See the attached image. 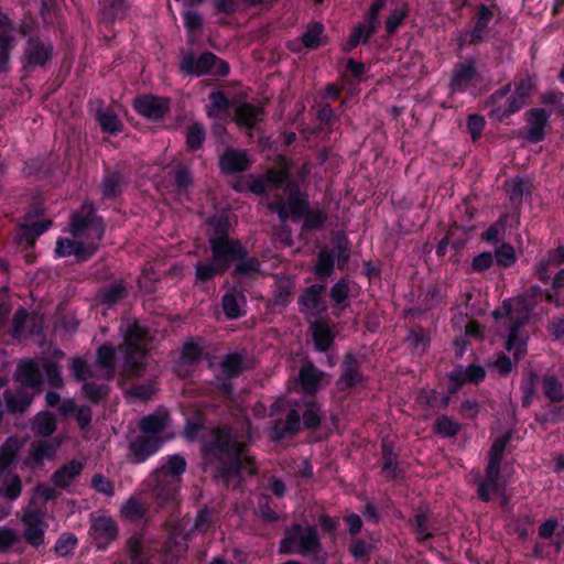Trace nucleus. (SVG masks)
I'll return each instance as SVG.
<instances>
[{
	"label": "nucleus",
	"mask_w": 564,
	"mask_h": 564,
	"mask_svg": "<svg viewBox=\"0 0 564 564\" xmlns=\"http://www.w3.org/2000/svg\"><path fill=\"white\" fill-rule=\"evenodd\" d=\"M130 564H138L148 561L144 556L142 539L138 535H131L126 543Z\"/></svg>",
	"instance_id": "obj_63"
},
{
	"label": "nucleus",
	"mask_w": 564,
	"mask_h": 564,
	"mask_svg": "<svg viewBox=\"0 0 564 564\" xmlns=\"http://www.w3.org/2000/svg\"><path fill=\"white\" fill-rule=\"evenodd\" d=\"M109 387L104 383H96L94 381H86L82 386V393L93 404H99L109 395Z\"/></svg>",
	"instance_id": "obj_47"
},
{
	"label": "nucleus",
	"mask_w": 564,
	"mask_h": 564,
	"mask_svg": "<svg viewBox=\"0 0 564 564\" xmlns=\"http://www.w3.org/2000/svg\"><path fill=\"white\" fill-rule=\"evenodd\" d=\"M432 512L429 508H420L413 517L409 519V525L416 536L419 543H424L434 539L436 529L431 519Z\"/></svg>",
	"instance_id": "obj_17"
},
{
	"label": "nucleus",
	"mask_w": 564,
	"mask_h": 564,
	"mask_svg": "<svg viewBox=\"0 0 564 564\" xmlns=\"http://www.w3.org/2000/svg\"><path fill=\"white\" fill-rule=\"evenodd\" d=\"M345 360L341 364V373L337 381L339 390L346 391L361 384L365 380L360 370V365L355 358L356 355H345Z\"/></svg>",
	"instance_id": "obj_20"
},
{
	"label": "nucleus",
	"mask_w": 564,
	"mask_h": 564,
	"mask_svg": "<svg viewBox=\"0 0 564 564\" xmlns=\"http://www.w3.org/2000/svg\"><path fill=\"white\" fill-rule=\"evenodd\" d=\"M126 352H149L153 349V335L150 329L138 321L128 323L123 329Z\"/></svg>",
	"instance_id": "obj_10"
},
{
	"label": "nucleus",
	"mask_w": 564,
	"mask_h": 564,
	"mask_svg": "<svg viewBox=\"0 0 564 564\" xmlns=\"http://www.w3.org/2000/svg\"><path fill=\"white\" fill-rule=\"evenodd\" d=\"M247 444L231 426L220 425L210 430L202 443L203 458L215 477L229 481L243 468Z\"/></svg>",
	"instance_id": "obj_1"
},
{
	"label": "nucleus",
	"mask_w": 564,
	"mask_h": 564,
	"mask_svg": "<svg viewBox=\"0 0 564 564\" xmlns=\"http://www.w3.org/2000/svg\"><path fill=\"white\" fill-rule=\"evenodd\" d=\"M169 417L166 414L153 413L140 420L139 429L143 435H159L165 431Z\"/></svg>",
	"instance_id": "obj_38"
},
{
	"label": "nucleus",
	"mask_w": 564,
	"mask_h": 564,
	"mask_svg": "<svg viewBox=\"0 0 564 564\" xmlns=\"http://www.w3.org/2000/svg\"><path fill=\"white\" fill-rule=\"evenodd\" d=\"M1 477L3 478V482L0 488V495L11 501L17 500L22 492V481L20 476L17 474H8Z\"/></svg>",
	"instance_id": "obj_51"
},
{
	"label": "nucleus",
	"mask_w": 564,
	"mask_h": 564,
	"mask_svg": "<svg viewBox=\"0 0 564 564\" xmlns=\"http://www.w3.org/2000/svg\"><path fill=\"white\" fill-rule=\"evenodd\" d=\"M53 46L44 43L37 37H30L24 50V68L40 66L44 67L51 59Z\"/></svg>",
	"instance_id": "obj_15"
},
{
	"label": "nucleus",
	"mask_w": 564,
	"mask_h": 564,
	"mask_svg": "<svg viewBox=\"0 0 564 564\" xmlns=\"http://www.w3.org/2000/svg\"><path fill=\"white\" fill-rule=\"evenodd\" d=\"M164 440L159 435L135 436L129 443L128 459L132 464H142L155 455L162 447Z\"/></svg>",
	"instance_id": "obj_9"
},
{
	"label": "nucleus",
	"mask_w": 564,
	"mask_h": 564,
	"mask_svg": "<svg viewBox=\"0 0 564 564\" xmlns=\"http://www.w3.org/2000/svg\"><path fill=\"white\" fill-rule=\"evenodd\" d=\"M302 427L301 413L296 409H291L285 415V420H278L273 423L270 437L274 442H280L286 436L296 435Z\"/></svg>",
	"instance_id": "obj_18"
},
{
	"label": "nucleus",
	"mask_w": 564,
	"mask_h": 564,
	"mask_svg": "<svg viewBox=\"0 0 564 564\" xmlns=\"http://www.w3.org/2000/svg\"><path fill=\"white\" fill-rule=\"evenodd\" d=\"M322 541L315 525L293 523L286 528L279 543V553L299 554L304 557L316 555L322 551Z\"/></svg>",
	"instance_id": "obj_3"
},
{
	"label": "nucleus",
	"mask_w": 564,
	"mask_h": 564,
	"mask_svg": "<svg viewBox=\"0 0 564 564\" xmlns=\"http://www.w3.org/2000/svg\"><path fill=\"white\" fill-rule=\"evenodd\" d=\"M348 295L349 286L346 281L340 280L332 286L329 296L337 306H340L334 310V314L336 316H339L340 311L346 307L345 301L347 300Z\"/></svg>",
	"instance_id": "obj_60"
},
{
	"label": "nucleus",
	"mask_w": 564,
	"mask_h": 564,
	"mask_svg": "<svg viewBox=\"0 0 564 564\" xmlns=\"http://www.w3.org/2000/svg\"><path fill=\"white\" fill-rule=\"evenodd\" d=\"M286 189L290 192L288 207L292 217L294 219L302 218L308 209L306 196L299 191L295 182H288Z\"/></svg>",
	"instance_id": "obj_34"
},
{
	"label": "nucleus",
	"mask_w": 564,
	"mask_h": 564,
	"mask_svg": "<svg viewBox=\"0 0 564 564\" xmlns=\"http://www.w3.org/2000/svg\"><path fill=\"white\" fill-rule=\"evenodd\" d=\"M70 371L74 379L83 383L95 377L90 366L80 357L73 358L70 364Z\"/></svg>",
	"instance_id": "obj_64"
},
{
	"label": "nucleus",
	"mask_w": 564,
	"mask_h": 564,
	"mask_svg": "<svg viewBox=\"0 0 564 564\" xmlns=\"http://www.w3.org/2000/svg\"><path fill=\"white\" fill-rule=\"evenodd\" d=\"M540 377L533 371H527L523 373L521 380L520 390L522 392V406L529 408L532 403L533 398L536 395L538 384Z\"/></svg>",
	"instance_id": "obj_42"
},
{
	"label": "nucleus",
	"mask_w": 564,
	"mask_h": 564,
	"mask_svg": "<svg viewBox=\"0 0 564 564\" xmlns=\"http://www.w3.org/2000/svg\"><path fill=\"white\" fill-rule=\"evenodd\" d=\"M50 225V220L24 224L22 225V232L17 236V240L19 243L25 242L26 246L32 247L34 245L35 238L46 231Z\"/></svg>",
	"instance_id": "obj_43"
},
{
	"label": "nucleus",
	"mask_w": 564,
	"mask_h": 564,
	"mask_svg": "<svg viewBox=\"0 0 564 564\" xmlns=\"http://www.w3.org/2000/svg\"><path fill=\"white\" fill-rule=\"evenodd\" d=\"M25 530L23 538L26 543L34 547H39L44 543L45 529L47 524L42 520L37 512H31L23 518Z\"/></svg>",
	"instance_id": "obj_23"
},
{
	"label": "nucleus",
	"mask_w": 564,
	"mask_h": 564,
	"mask_svg": "<svg viewBox=\"0 0 564 564\" xmlns=\"http://www.w3.org/2000/svg\"><path fill=\"white\" fill-rule=\"evenodd\" d=\"M55 251L59 257L74 254L79 260H86L95 253V245H85V241H80L79 239L70 240L64 238L57 240Z\"/></svg>",
	"instance_id": "obj_27"
},
{
	"label": "nucleus",
	"mask_w": 564,
	"mask_h": 564,
	"mask_svg": "<svg viewBox=\"0 0 564 564\" xmlns=\"http://www.w3.org/2000/svg\"><path fill=\"white\" fill-rule=\"evenodd\" d=\"M290 170L291 164L282 159L279 169H271L267 172L264 178L268 181V186L280 187L282 184L286 185L288 182H292L289 180Z\"/></svg>",
	"instance_id": "obj_52"
},
{
	"label": "nucleus",
	"mask_w": 564,
	"mask_h": 564,
	"mask_svg": "<svg viewBox=\"0 0 564 564\" xmlns=\"http://www.w3.org/2000/svg\"><path fill=\"white\" fill-rule=\"evenodd\" d=\"M43 318L36 313L19 308L11 321L10 335L14 340L24 341L31 338L39 343L42 339Z\"/></svg>",
	"instance_id": "obj_5"
},
{
	"label": "nucleus",
	"mask_w": 564,
	"mask_h": 564,
	"mask_svg": "<svg viewBox=\"0 0 564 564\" xmlns=\"http://www.w3.org/2000/svg\"><path fill=\"white\" fill-rule=\"evenodd\" d=\"M232 275L235 278L254 279L260 272V261L254 257H248V253L236 261Z\"/></svg>",
	"instance_id": "obj_40"
},
{
	"label": "nucleus",
	"mask_w": 564,
	"mask_h": 564,
	"mask_svg": "<svg viewBox=\"0 0 564 564\" xmlns=\"http://www.w3.org/2000/svg\"><path fill=\"white\" fill-rule=\"evenodd\" d=\"M226 272L215 260L198 261L195 264V280L197 283H205L216 275Z\"/></svg>",
	"instance_id": "obj_44"
},
{
	"label": "nucleus",
	"mask_w": 564,
	"mask_h": 564,
	"mask_svg": "<svg viewBox=\"0 0 564 564\" xmlns=\"http://www.w3.org/2000/svg\"><path fill=\"white\" fill-rule=\"evenodd\" d=\"M123 364H122V376L126 379H132L135 377H140L143 375L145 370L144 362L138 360L137 357H145L147 355H122Z\"/></svg>",
	"instance_id": "obj_55"
},
{
	"label": "nucleus",
	"mask_w": 564,
	"mask_h": 564,
	"mask_svg": "<svg viewBox=\"0 0 564 564\" xmlns=\"http://www.w3.org/2000/svg\"><path fill=\"white\" fill-rule=\"evenodd\" d=\"M541 294V288L532 285L525 292L518 295L513 303L506 305L512 312V324H508L507 350H513L514 352H524L527 350L529 333L523 327L528 324L530 315L538 304V297Z\"/></svg>",
	"instance_id": "obj_2"
},
{
	"label": "nucleus",
	"mask_w": 564,
	"mask_h": 564,
	"mask_svg": "<svg viewBox=\"0 0 564 564\" xmlns=\"http://www.w3.org/2000/svg\"><path fill=\"white\" fill-rule=\"evenodd\" d=\"M186 467L187 462L183 455H167L160 459V466L155 469L154 477H165L181 482Z\"/></svg>",
	"instance_id": "obj_21"
},
{
	"label": "nucleus",
	"mask_w": 564,
	"mask_h": 564,
	"mask_svg": "<svg viewBox=\"0 0 564 564\" xmlns=\"http://www.w3.org/2000/svg\"><path fill=\"white\" fill-rule=\"evenodd\" d=\"M56 431V419L50 412H43L36 416L35 432L42 437H48Z\"/></svg>",
	"instance_id": "obj_61"
},
{
	"label": "nucleus",
	"mask_w": 564,
	"mask_h": 564,
	"mask_svg": "<svg viewBox=\"0 0 564 564\" xmlns=\"http://www.w3.org/2000/svg\"><path fill=\"white\" fill-rule=\"evenodd\" d=\"M378 26L379 20H370V17L366 14L365 21L354 28L345 50L349 51L355 48L358 44H366L369 37L377 31Z\"/></svg>",
	"instance_id": "obj_29"
},
{
	"label": "nucleus",
	"mask_w": 564,
	"mask_h": 564,
	"mask_svg": "<svg viewBox=\"0 0 564 564\" xmlns=\"http://www.w3.org/2000/svg\"><path fill=\"white\" fill-rule=\"evenodd\" d=\"M416 401L427 409L446 410L451 404L448 395L429 388H423L417 392Z\"/></svg>",
	"instance_id": "obj_36"
},
{
	"label": "nucleus",
	"mask_w": 564,
	"mask_h": 564,
	"mask_svg": "<svg viewBox=\"0 0 564 564\" xmlns=\"http://www.w3.org/2000/svg\"><path fill=\"white\" fill-rule=\"evenodd\" d=\"M482 339V333L480 330V325L476 321H468L465 325L464 336L459 339L455 340V346L460 349H467V345L471 341H480Z\"/></svg>",
	"instance_id": "obj_57"
},
{
	"label": "nucleus",
	"mask_w": 564,
	"mask_h": 564,
	"mask_svg": "<svg viewBox=\"0 0 564 564\" xmlns=\"http://www.w3.org/2000/svg\"><path fill=\"white\" fill-rule=\"evenodd\" d=\"M235 120L239 126L248 129L253 128L259 121L263 119L264 112L261 107L252 104H241L236 108Z\"/></svg>",
	"instance_id": "obj_32"
},
{
	"label": "nucleus",
	"mask_w": 564,
	"mask_h": 564,
	"mask_svg": "<svg viewBox=\"0 0 564 564\" xmlns=\"http://www.w3.org/2000/svg\"><path fill=\"white\" fill-rule=\"evenodd\" d=\"M543 395L553 403L564 400V388L555 375L545 373L541 379Z\"/></svg>",
	"instance_id": "obj_39"
},
{
	"label": "nucleus",
	"mask_w": 564,
	"mask_h": 564,
	"mask_svg": "<svg viewBox=\"0 0 564 564\" xmlns=\"http://www.w3.org/2000/svg\"><path fill=\"white\" fill-rule=\"evenodd\" d=\"M207 238L209 245L214 239L228 240V221L221 217L210 219L208 221Z\"/></svg>",
	"instance_id": "obj_59"
},
{
	"label": "nucleus",
	"mask_w": 564,
	"mask_h": 564,
	"mask_svg": "<svg viewBox=\"0 0 564 564\" xmlns=\"http://www.w3.org/2000/svg\"><path fill=\"white\" fill-rule=\"evenodd\" d=\"M217 64V56L210 52L202 54L197 59L193 55L185 56L181 62V70L188 75H203Z\"/></svg>",
	"instance_id": "obj_24"
},
{
	"label": "nucleus",
	"mask_w": 564,
	"mask_h": 564,
	"mask_svg": "<svg viewBox=\"0 0 564 564\" xmlns=\"http://www.w3.org/2000/svg\"><path fill=\"white\" fill-rule=\"evenodd\" d=\"M492 11L485 4L479 7L477 12V20L470 34L471 43H479L484 40V34L487 30L489 21L492 19Z\"/></svg>",
	"instance_id": "obj_45"
},
{
	"label": "nucleus",
	"mask_w": 564,
	"mask_h": 564,
	"mask_svg": "<svg viewBox=\"0 0 564 564\" xmlns=\"http://www.w3.org/2000/svg\"><path fill=\"white\" fill-rule=\"evenodd\" d=\"M324 31V26L319 22H314L308 25L305 33L302 35V43L306 48L315 50L318 48L322 43V33Z\"/></svg>",
	"instance_id": "obj_58"
},
{
	"label": "nucleus",
	"mask_w": 564,
	"mask_h": 564,
	"mask_svg": "<svg viewBox=\"0 0 564 564\" xmlns=\"http://www.w3.org/2000/svg\"><path fill=\"white\" fill-rule=\"evenodd\" d=\"M42 372L37 362L32 359L22 360L15 371V380L24 388H37L42 383Z\"/></svg>",
	"instance_id": "obj_25"
},
{
	"label": "nucleus",
	"mask_w": 564,
	"mask_h": 564,
	"mask_svg": "<svg viewBox=\"0 0 564 564\" xmlns=\"http://www.w3.org/2000/svg\"><path fill=\"white\" fill-rule=\"evenodd\" d=\"M91 534L99 550H107L109 544L118 538V525L111 517L99 516L91 521Z\"/></svg>",
	"instance_id": "obj_12"
},
{
	"label": "nucleus",
	"mask_w": 564,
	"mask_h": 564,
	"mask_svg": "<svg viewBox=\"0 0 564 564\" xmlns=\"http://www.w3.org/2000/svg\"><path fill=\"white\" fill-rule=\"evenodd\" d=\"M154 496L160 505L173 502L181 488V482L165 477H154Z\"/></svg>",
	"instance_id": "obj_30"
},
{
	"label": "nucleus",
	"mask_w": 564,
	"mask_h": 564,
	"mask_svg": "<svg viewBox=\"0 0 564 564\" xmlns=\"http://www.w3.org/2000/svg\"><path fill=\"white\" fill-rule=\"evenodd\" d=\"M510 93V85H506L502 88L495 91L486 101V106L490 108L489 116L494 119L501 121L503 118L511 116L512 113L519 111L525 101L520 99V97L516 95H511L506 100V106L502 107L500 101H502L507 95Z\"/></svg>",
	"instance_id": "obj_8"
},
{
	"label": "nucleus",
	"mask_w": 564,
	"mask_h": 564,
	"mask_svg": "<svg viewBox=\"0 0 564 564\" xmlns=\"http://www.w3.org/2000/svg\"><path fill=\"white\" fill-rule=\"evenodd\" d=\"M251 161L246 151L227 149L219 158L220 171L225 174H236L249 170Z\"/></svg>",
	"instance_id": "obj_19"
},
{
	"label": "nucleus",
	"mask_w": 564,
	"mask_h": 564,
	"mask_svg": "<svg viewBox=\"0 0 564 564\" xmlns=\"http://www.w3.org/2000/svg\"><path fill=\"white\" fill-rule=\"evenodd\" d=\"M476 75V67L474 61H466L458 64L453 73L451 80V89L453 91L464 90L470 80Z\"/></svg>",
	"instance_id": "obj_33"
},
{
	"label": "nucleus",
	"mask_w": 564,
	"mask_h": 564,
	"mask_svg": "<svg viewBox=\"0 0 564 564\" xmlns=\"http://www.w3.org/2000/svg\"><path fill=\"white\" fill-rule=\"evenodd\" d=\"M147 512L148 508L134 496L129 497L120 509L121 516L128 520H141Z\"/></svg>",
	"instance_id": "obj_53"
},
{
	"label": "nucleus",
	"mask_w": 564,
	"mask_h": 564,
	"mask_svg": "<svg viewBox=\"0 0 564 564\" xmlns=\"http://www.w3.org/2000/svg\"><path fill=\"white\" fill-rule=\"evenodd\" d=\"M550 115L542 108H534L525 113V120L529 127L527 139L532 143H538L545 138V127Z\"/></svg>",
	"instance_id": "obj_22"
},
{
	"label": "nucleus",
	"mask_w": 564,
	"mask_h": 564,
	"mask_svg": "<svg viewBox=\"0 0 564 564\" xmlns=\"http://www.w3.org/2000/svg\"><path fill=\"white\" fill-rule=\"evenodd\" d=\"M100 17L104 23H112L123 14L126 0H99Z\"/></svg>",
	"instance_id": "obj_46"
},
{
	"label": "nucleus",
	"mask_w": 564,
	"mask_h": 564,
	"mask_svg": "<svg viewBox=\"0 0 564 564\" xmlns=\"http://www.w3.org/2000/svg\"><path fill=\"white\" fill-rule=\"evenodd\" d=\"M294 290V281L289 276H281L276 280L274 291V304L286 306L291 302Z\"/></svg>",
	"instance_id": "obj_49"
},
{
	"label": "nucleus",
	"mask_w": 564,
	"mask_h": 564,
	"mask_svg": "<svg viewBox=\"0 0 564 564\" xmlns=\"http://www.w3.org/2000/svg\"><path fill=\"white\" fill-rule=\"evenodd\" d=\"M83 468L82 462L72 459L58 467L53 473L51 480L55 487L65 489L80 476Z\"/></svg>",
	"instance_id": "obj_26"
},
{
	"label": "nucleus",
	"mask_w": 564,
	"mask_h": 564,
	"mask_svg": "<svg viewBox=\"0 0 564 564\" xmlns=\"http://www.w3.org/2000/svg\"><path fill=\"white\" fill-rule=\"evenodd\" d=\"M400 448L389 436H384L380 442V475L386 481H394L403 478L404 471L399 462Z\"/></svg>",
	"instance_id": "obj_6"
},
{
	"label": "nucleus",
	"mask_w": 564,
	"mask_h": 564,
	"mask_svg": "<svg viewBox=\"0 0 564 564\" xmlns=\"http://www.w3.org/2000/svg\"><path fill=\"white\" fill-rule=\"evenodd\" d=\"M123 176L118 171L107 172L100 184V193L105 199H113L121 194Z\"/></svg>",
	"instance_id": "obj_37"
},
{
	"label": "nucleus",
	"mask_w": 564,
	"mask_h": 564,
	"mask_svg": "<svg viewBox=\"0 0 564 564\" xmlns=\"http://www.w3.org/2000/svg\"><path fill=\"white\" fill-rule=\"evenodd\" d=\"M297 405H303L304 411L301 414V423L305 430H317L323 421L322 406L317 402L316 398L302 399L301 403Z\"/></svg>",
	"instance_id": "obj_28"
},
{
	"label": "nucleus",
	"mask_w": 564,
	"mask_h": 564,
	"mask_svg": "<svg viewBox=\"0 0 564 564\" xmlns=\"http://www.w3.org/2000/svg\"><path fill=\"white\" fill-rule=\"evenodd\" d=\"M88 208L85 216L76 214L72 218L70 232L80 241H85V245H95V252L98 249L99 242L102 239L105 227L101 218L94 214L91 206L84 205L83 210Z\"/></svg>",
	"instance_id": "obj_4"
},
{
	"label": "nucleus",
	"mask_w": 564,
	"mask_h": 564,
	"mask_svg": "<svg viewBox=\"0 0 564 564\" xmlns=\"http://www.w3.org/2000/svg\"><path fill=\"white\" fill-rule=\"evenodd\" d=\"M326 285L313 284L299 296L300 312L307 318H316L327 311Z\"/></svg>",
	"instance_id": "obj_7"
},
{
	"label": "nucleus",
	"mask_w": 564,
	"mask_h": 564,
	"mask_svg": "<svg viewBox=\"0 0 564 564\" xmlns=\"http://www.w3.org/2000/svg\"><path fill=\"white\" fill-rule=\"evenodd\" d=\"M212 250V258L224 270H228L231 263L236 262L238 258L247 254V249L240 243L239 240H216L214 239L209 245Z\"/></svg>",
	"instance_id": "obj_11"
},
{
	"label": "nucleus",
	"mask_w": 564,
	"mask_h": 564,
	"mask_svg": "<svg viewBox=\"0 0 564 564\" xmlns=\"http://www.w3.org/2000/svg\"><path fill=\"white\" fill-rule=\"evenodd\" d=\"M119 355H97V367L102 371V377L106 380H111L117 373V365L119 362Z\"/></svg>",
	"instance_id": "obj_62"
},
{
	"label": "nucleus",
	"mask_w": 564,
	"mask_h": 564,
	"mask_svg": "<svg viewBox=\"0 0 564 564\" xmlns=\"http://www.w3.org/2000/svg\"><path fill=\"white\" fill-rule=\"evenodd\" d=\"M564 262V247L560 246L549 253L547 259L541 260L538 267V278L543 282H547L546 274L551 267H558Z\"/></svg>",
	"instance_id": "obj_50"
},
{
	"label": "nucleus",
	"mask_w": 564,
	"mask_h": 564,
	"mask_svg": "<svg viewBox=\"0 0 564 564\" xmlns=\"http://www.w3.org/2000/svg\"><path fill=\"white\" fill-rule=\"evenodd\" d=\"M334 252L328 249H322L317 257V263L315 267L316 275L323 280L329 276L334 269Z\"/></svg>",
	"instance_id": "obj_56"
},
{
	"label": "nucleus",
	"mask_w": 564,
	"mask_h": 564,
	"mask_svg": "<svg viewBox=\"0 0 564 564\" xmlns=\"http://www.w3.org/2000/svg\"><path fill=\"white\" fill-rule=\"evenodd\" d=\"M462 430V425L453 417L442 414L433 423L434 434L443 438L455 437Z\"/></svg>",
	"instance_id": "obj_41"
},
{
	"label": "nucleus",
	"mask_w": 564,
	"mask_h": 564,
	"mask_svg": "<svg viewBox=\"0 0 564 564\" xmlns=\"http://www.w3.org/2000/svg\"><path fill=\"white\" fill-rule=\"evenodd\" d=\"M324 372L313 362L306 360L299 371L297 384L303 393L302 399L315 398L321 388Z\"/></svg>",
	"instance_id": "obj_14"
},
{
	"label": "nucleus",
	"mask_w": 564,
	"mask_h": 564,
	"mask_svg": "<svg viewBox=\"0 0 564 564\" xmlns=\"http://www.w3.org/2000/svg\"><path fill=\"white\" fill-rule=\"evenodd\" d=\"M129 294L128 288L122 280L113 281L104 286L97 297L100 303L106 305H115L124 300Z\"/></svg>",
	"instance_id": "obj_35"
},
{
	"label": "nucleus",
	"mask_w": 564,
	"mask_h": 564,
	"mask_svg": "<svg viewBox=\"0 0 564 564\" xmlns=\"http://www.w3.org/2000/svg\"><path fill=\"white\" fill-rule=\"evenodd\" d=\"M96 120L105 132L116 134L122 130V123L117 115L109 109H98L96 111Z\"/></svg>",
	"instance_id": "obj_48"
},
{
	"label": "nucleus",
	"mask_w": 564,
	"mask_h": 564,
	"mask_svg": "<svg viewBox=\"0 0 564 564\" xmlns=\"http://www.w3.org/2000/svg\"><path fill=\"white\" fill-rule=\"evenodd\" d=\"M178 193H185L193 184V174L188 166L178 164L171 172Z\"/></svg>",
	"instance_id": "obj_54"
},
{
	"label": "nucleus",
	"mask_w": 564,
	"mask_h": 564,
	"mask_svg": "<svg viewBox=\"0 0 564 564\" xmlns=\"http://www.w3.org/2000/svg\"><path fill=\"white\" fill-rule=\"evenodd\" d=\"M513 437V432L511 430L506 431L501 435L497 436L489 451L487 456V465L486 468L488 471L489 479L491 480L496 475H501V463L505 458V453L508 444Z\"/></svg>",
	"instance_id": "obj_13"
},
{
	"label": "nucleus",
	"mask_w": 564,
	"mask_h": 564,
	"mask_svg": "<svg viewBox=\"0 0 564 564\" xmlns=\"http://www.w3.org/2000/svg\"><path fill=\"white\" fill-rule=\"evenodd\" d=\"M135 110L143 117L158 120L169 112V99L152 95H144L134 99Z\"/></svg>",
	"instance_id": "obj_16"
},
{
	"label": "nucleus",
	"mask_w": 564,
	"mask_h": 564,
	"mask_svg": "<svg viewBox=\"0 0 564 564\" xmlns=\"http://www.w3.org/2000/svg\"><path fill=\"white\" fill-rule=\"evenodd\" d=\"M310 329L312 332V337L315 343V347L318 350L326 351L332 348L335 334L326 322L313 321L311 322Z\"/></svg>",
	"instance_id": "obj_31"
}]
</instances>
